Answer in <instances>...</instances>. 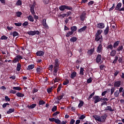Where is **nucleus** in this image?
Returning <instances> with one entry per match:
<instances>
[{
    "label": "nucleus",
    "mask_w": 124,
    "mask_h": 124,
    "mask_svg": "<svg viewBox=\"0 0 124 124\" xmlns=\"http://www.w3.org/2000/svg\"><path fill=\"white\" fill-rule=\"evenodd\" d=\"M77 38L76 37H73L70 39V42L72 43H75L77 41Z\"/></svg>",
    "instance_id": "bb28decb"
},
{
    "label": "nucleus",
    "mask_w": 124,
    "mask_h": 124,
    "mask_svg": "<svg viewBox=\"0 0 124 124\" xmlns=\"http://www.w3.org/2000/svg\"><path fill=\"white\" fill-rule=\"evenodd\" d=\"M10 93L16 94V93H16V90H11L10 91Z\"/></svg>",
    "instance_id": "0e129e2a"
},
{
    "label": "nucleus",
    "mask_w": 124,
    "mask_h": 124,
    "mask_svg": "<svg viewBox=\"0 0 124 124\" xmlns=\"http://www.w3.org/2000/svg\"><path fill=\"white\" fill-rule=\"evenodd\" d=\"M86 13L83 12V13L81 14V15H80V20L83 22L85 20V19H86Z\"/></svg>",
    "instance_id": "39448f33"
},
{
    "label": "nucleus",
    "mask_w": 124,
    "mask_h": 124,
    "mask_svg": "<svg viewBox=\"0 0 124 124\" xmlns=\"http://www.w3.org/2000/svg\"><path fill=\"white\" fill-rule=\"evenodd\" d=\"M38 105H39L40 106L45 105V102L43 100H40L38 103Z\"/></svg>",
    "instance_id": "8fccbe9b"
},
{
    "label": "nucleus",
    "mask_w": 124,
    "mask_h": 124,
    "mask_svg": "<svg viewBox=\"0 0 124 124\" xmlns=\"http://www.w3.org/2000/svg\"><path fill=\"white\" fill-rule=\"evenodd\" d=\"M66 7L67 5H61L59 6V10H60V11H64L66 10Z\"/></svg>",
    "instance_id": "aec40b11"
},
{
    "label": "nucleus",
    "mask_w": 124,
    "mask_h": 124,
    "mask_svg": "<svg viewBox=\"0 0 124 124\" xmlns=\"http://www.w3.org/2000/svg\"><path fill=\"white\" fill-rule=\"evenodd\" d=\"M69 79H65V80H64V81L63 82V85L64 86H66V85L69 84Z\"/></svg>",
    "instance_id": "2f4dec72"
},
{
    "label": "nucleus",
    "mask_w": 124,
    "mask_h": 124,
    "mask_svg": "<svg viewBox=\"0 0 124 124\" xmlns=\"http://www.w3.org/2000/svg\"><path fill=\"white\" fill-rule=\"evenodd\" d=\"M36 107V104H32L31 105H28L27 106V107L29 109H32Z\"/></svg>",
    "instance_id": "f3484780"
},
{
    "label": "nucleus",
    "mask_w": 124,
    "mask_h": 124,
    "mask_svg": "<svg viewBox=\"0 0 124 124\" xmlns=\"http://www.w3.org/2000/svg\"><path fill=\"white\" fill-rule=\"evenodd\" d=\"M17 6H21L22 5V2H21V0H17L16 1V3Z\"/></svg>",
    "instance_id": "603ef678"
},
{
    "label": "nucleus",
    "mask_w": 124,
    "mask_h": 124,
    "mask_svg": "<svg viewBox=\"0 0 124 124\" xmlns=\"http://www.w3.org/2000/svg\"><path fill=\"white\" fill-rule=\"evenodd\" d=\"M84 105V102L82 101H79L78 108H80Z\"/></svg>",
    "instance_id": "4c0bfd02"
},
{
    "label": "nucleus",
    "mask_w": 124,
    "mask_h": 124,
    "mask_svg": "<svg viewBox=\"0 0 124 124\" xmlns=\"http://www.w3.org/2000/svg\"><path fill=\"white\" fill-rule=\"evenodd\" d=\"M76 77H77V72H74L72 73L71 74V78L74 79Z\"/></svg>",
    "instance_id": "393cba45"
},
{
    "label": "nucleus",
    "mask_w": 124,
    "mask_h": 124,
    "mask_svg": "<svg viewBox=\"0 0 124 124\" xmlns=\"http://www.w3.org/2000/svg\"><path fill=\"white\" fill-rule=\"evenodd\" d=\"M92 78H89V79L87 80V83L90 84L92 82Z\"/></svg>",
    "instance_id": "e2e57ef3"
},
{
    "label": "nucleus",
    "mask_w": 124,
    "mask_h": 124,
    "mask_svg": "<svg viewBox=\"0 0 124 124\" xmlns=\"http://www.w3.org/2000/svg\"><path fill=\"white\" fill-rule=\"evenodd\" d=\"M121 85V81L118 80L114 82L113 84V87L116 88H119Z\"/></svg>",
    "instance_id": "1a4fd4ad"
},
{
    "label": "nucleus",
    "mask_w": 124,
    "mask_h": 124,
    "mask_svg": "<svg viewBox=\"0 0 124 124\" xmlns=\"http://www.w3.org/2000/svg\"><path fill=\"white\" fill-rule=\"evenodd\" d=\"M119 58H118V56H114V60H113V61H112V63L113 64L116 63L117 62V60H118Z\"/></svg>",
    "instance_id": "c756f323"
},
{
    "label": "nucleus",
    "mask_w": 124,
    "mask_h": 124,
    "mask_svg": "<svg viewBox=\"0 0 124 124\" xmlns=\"http://www.w3.org/2000/svg\"><path fill=\"white\" fill-rule=\"evenodd\" d=\"M63 96H64V94H63L62 93V95L57 96L56 99H57V100L58 101L61 100V99H62V98H63Z\"/></svg>",
    "instance_id": "c03bdc74"
},
{
    "label": "nucleus",
    "mask_w": 124,
    "mask_h": 124,
    "mask_svg": "<svg viewBox=\"0 0 124 124\" xmlns=\"http://www.w3.org/2000/svg\"><path fill=\"white\" fill-rule=\"evenodd\" d=\"M120 43V41H117L116 42H114L113 43V45L112 46H113V48H116V47L118 46Z\"/></svg>",
    "instance_id": "a878e982"
},
{
    "label": "nucleus",
    "mask_w": 124,
    "mask_h": 124,
    "mask_svg": "<svg viewBox=\"0 0 124 124\" xmlns=\"http://www.w3.org/2000/svg\"><path fill=\"white\" fill-rule=\"evenodd\" d=\"M58 68H59V66H54L53 68V73H57L58 71Z\"/></svg>",
    "instance_id": "ea45409f"
},
{
    "label": "nucleus",
    "mask_w": 124,
    "mask_h": 124,
    "mask_svg": "<svg viewBox=\"0 0 124 124\" xmlns=\"http://www.w3.org/2000/svg\"><path fill=\"white\" fill-rule=\"evenodd\" d=\"M24 95L23 93H16V96L18 97H24Z\"/></svg>",
    "instance_id": "e433bc0d"
},
{
    "label": "nucleus",
    "mask_w": 124,
    "mask_h": 124,
    "mask_svg": "<svg viewBox=\"0 0 124 124\" xmlns=\"http://www.w3.org/2000/svg\"><path fill=\"white\" fill-rule=\"evenodd\" d=\"M22 15V13L21 12H18L16 13V16L20 17V16Z\"/></svg>",
    "instance_id": "774afa93"
},
{
    "label": "nucleus",
    "mask_w": 124,
    "mask_h": 124,
    "mask_svg": "<svg viewBox=\"0 0 124 124\" xmlns=\"http://www.w3.org/2000/svg\"><path fill=\"white\" fill-rule=\"evenodd\" d=\"M7 39H8V37L5 35H3L1 36V38H0V40H7Z\"/></svg>",
    "instance_id": "37998d69"
},
{
    "label": "nucleus",
    "mask_w": 124,
    "mask_h": 124,
    "mask_svg": "<svg viewBox=\"0 0 124 124\" xmlns=\"http://www.w3.org/2000/svg\"><path fill=\"white\" fill-rule=\"evenodd\" d=\"M77 26H73L72 27H71V31H77Z\"/></svg>",
    "instance_id": "a19ab883"
},
{
    "label": "nucleus",
    "mask_w": 124,
    "mask_h": 124,
    "mask_svg": "<svg viewBox=\"0 0 124 124\" xmlns=\"http://www.w3.org/2000/svg\"><path fill=\"white\" fill-rule=\"evenodd\" d=\"M31 13L34 16V18L35 19H38V16H37L34 15L35 13L34 12V5H31Z\"/></svg>",
    "instance_id": "7ed1b4c3"
},
{
    "label": "nucleus",
    "mask_w": 124,
    "mask_h": 124,
    "mask_svg": "<svg viewBox=\"0 0 124 124\" xmlns=\"http://www.w3.org/2000/svg\"><path fill=\"white\" fill-rule=\"evenodd\" d=\"M14 59L22 60V59H23V58L20 55H18L16 56V58H15Z\"/></svg>",
    "instance_id": "bf43d9fd"
},
{
    "label": "nucleus",
    "mask_w": 124,
    "mask_h": 124,
    "mask_svg": "<svg viewBox=\"0 0 124 124\" xmlns=\"http://www.w3.org/2000/svg\"><path fill=\"white\" fill-rule=\"evenodd\" d=\"M107 119V114H104V115L100 116V120H101V123H105Z\"/></svg>",
    "instance_id": "9d476101"
},
{
    "label": "nucleus",
    "mask_w": 124,
    "mask_h": 124,
    "mask_svg": "<svg viewBox=\"0 0 124 124\" xmlns=\"http://www.w3.org/2000/svg\"><path fill=\"white\" fill-rule=\"evenodd\" d=\"M114 48H113V46H112V45L111 44H109L108 45V46H107V49L109 50H112V49Z\"/></svg>",
    "instance_id": "473e14b6"
},
{
    "label": "nucleus",
    "mask_w": 124,
    "mask_h": 124,
    "mask_svg": "<svg viewBox=\"0 0 124 124\" xmlns=\"http://www.w3.org/2000/svg\"><path fill=\"white\" fill-rule=\"evenodd\" d=\"M13 89L16 91H21V88L19 86L17 87H13Z\"/></svg>",
    "instance_id": "de8ad7c7"
},
{
    "label": "nucleus",
    "mask_w": 124,
    "mask_h": 124,
    "mask_svg": "<svg viewBox=\"0 0 124 124\" xmlns=\"http://www.w3.org/2000/svg\"><path fill=\"white\" fill-rule=\"evenodd\" d=\"M29 25V22L28 21H26L24 23H23V24H22L23 27H26Z\"/></svg>",
    "instance_id": "4d7b16f0"
},
{
    "label": "nucleus",
    "mask_w": 124,
    "mask_h": 124,
    "mask_svg": "<svg viewBox=\"0 0 124 124\" xmlns=\"http://www.w3.org/2000/svg\"><path fill=\"white\" fill-rule=\"evenodd\" d=\"M93 118H94V120L98 122H101V119H100V116L98 115H94L93 116Z\"/></svg>",
    "instance_id": "4468645a"
},
{
    "label": "nucleus",
    "mask_w": 124,
    "mask_h": 124,
    "mask_svg": "<svg viewBox=\"0 0 124 124\" xmlns=\"http://www.w3.org/2000/svg\"><path fill=\"white\" fill-rule=\"evenodd\" d=\"M93 52H94V48H91V49L88 50L87 53L88 55L91 56L93 54Z\"/></svg>",
    "instance_id": "2eb2a0df"
},
{
    "label": "nucleus",
    "mask_w": 124,
    "mask_h": 124,
    "mask_svg": "<svg viewBox=\"0 0 124 124\" xmlns=\"http://www.w3.org/2000/svg\"><path fill=\"white\" fill-rule=\"evenodd\" d=\"M59 113H60V112L56 111V112L53 113V114H52V117H55V116H57V115H58Z\"/></svg>",
    "instance_id": "5fc2aeb1"
},
{
    "label": "nucleus",
    "mask_w": 124,
    "mask_h": 124,
    "mask_svg": "<svg viewBox=\"0 0 124 124\" xmlns=\"http://www.w3.org/2000/svg\"><path fill=\"white\" fill-rule=\"evenodd\" d=\"M27 34L30 36H34L35 35H39L40 32L38 31H29L28 32H27Z\"/></svg>",
    "instance_id": "f03ea898"
},
{
    "label": "nucleus",
    "mask_w": 124,
    "mask_h": 124,
    "mask_svg": "<svg viewBox=\"0 0 124 124\" xmlns=\"http://www.w3.org/2000/svg\"><path fill=\"white\" fill-rule=\"evenodd\" d=\"M93 100H94V104H96L101 101V99L99 97V96H93Z\"/></svg>",
    "instance_id": "0eeeda50"
},
{
    "label": "nucleus",
    "mask_w": 124,
    "mask_h": 124,
    "mask_svg": "<svg viewBox=\"0 0 124 124\" xmlns=\"http://www.w3.org/2000/svg\"><path fill=\"white\" fill-rule=\"evenodd\" d=\"M116 54V50H112L111 51H110L109 56L111 57H113L115 56V55Z\"/></svg>",
    "instance_id": "dca6fc26"
},
{
    "label": "nucleus",
    "mask_w": 124,
    "mask_h": 124,
    "mask_svg": "<svg viewBox=\"0 0 124 124\" xmlns=\"http://www.w3.org/2000/svg\"><path fill=\"white\" fill-rule=\"evenodd\" d=\"M66 10L73 11V7L71 6H67Z\"/></svg>",
    "instance_id": "49530a36"
},
{
    "label": "nucleus",
    "mask_w": 124,
    "mask_h": 124,
    "mask_svg": "<svg viewBox=\"0 0 124 124\" xmlns=\"http://www.w3.org/2000/svg\"><path fill=\"white\" fill-rule=\"evenodd\" d=\"M102 59V56L101 54H98L96 56V63H99L101 62V59Z\"/></svg>",
    "instance_id": "6e6552de"
},
{
    "label": "nucleus",
    "mask_w": 124,
    "mask_h": 124,
    "mask_svg": "<svg viewBox=\"0 0 124 124\" xmlns=\"http://www.w3.org/2000/svg\"><path fill=\"white\" fill-rule=\"evenodd\" d=\"M83 72H84V69L82 67L80 68V72H79V74L81 76L84 75V73Z\"/></svg>",
    "instance_id": "79ce46f5"
},
{
    "label": "nucleus",
    "mask_w": 124,
    "mask_h": 124,
    "mask_svg": "<svg viewBox=\"0 0 124 124\" xmlns=\"http://www.w3.org/2000/svg\"><path fill=\"white\" fill-rule=\"evenodd\" d=\"M15 112V108H9V110L7 111V114H9Z\"/></svg>",
    "instance_id": "7c9ffc66"
},
{
    "label": "nucleus",
    "mask_w": 124,
    "mask_h": 124,
    "mask_svg": "<svg viewBox=\"0 0 124 124\" xmlns=\"http://www.w3.org/2000/svg\"><path fill=\"white\" fill-rule=\"evenodd\" d=\"M96 28L99 29H103L105 28V25L103 23H99L96 25Z\"/></svg>",
    "instance_id": "423d86ee"
},
{
    "label": "nucleus",
    "mask_w": 124,
    "mask_h": 124,
    "mask_svg": "<svg viewBox=\"0 0 124 124\" xmlns=\"http://www.w3.org/2000/svg\"><path fill=\"white\" fill-rule=\"evenodd\" d=\"M109 26H107L106 28L105 29V30H104V35H107L109 33Z\"/></svg>",
    "instance_id": "412c9836"
},
{
    "label": "nucleus",
    "mask_w": 124,
    "mask_h": 124,
    "mask_svg": "<svg viewBox=\"0 0 124 124\" xmlns=\"http://www.w3.org/2000/svg\"><path fill=\"white\" fill-rule=\"evenodd\" d=\"M87 29V26H84L83 27L81 28V29L78 30V33H81L83 31H85L86 29Z\"/></svg>",
    "instance_id": "6ab92c4d"
},
{
    "label": "nucleus",
    "mask_w": 124,
    "mask_h": 124,
    "mask_svg": "<svg viewBox=\"0 0 124 124\" xmlns=\"http://www.w3.org/2000/svg\"><path fill=\"white\" fill-rule=\"evenodd\" d=\"M102 33V30H97V31L96 32V33H95V38L94 39V41L96 42H99V43H102L103 38L102 37V35H100L101 33Z\"/></svg>",
    "instance_id": "f257e3e1"
},
{
    "label": "nucleus",
    "mask_w": 124,
    "mask_h": 124,
    "mask_svg": "<svg viewBox=\"0 0 124 124\" xmlns=\"http://www.w3.org/2000/svg\"><path fill=\"white\" fill-rule=\"evenodd\" d=\"M21 70V64H20V63H17V65H16V71H17V72L20 71V70Z\"/></svg>",
    "instance_id": "c9c22d12"
},
{
    "label": "nucleus",
    "mask_w": 124,
    "mask_h": 124,
    "mask_svg": "<svg viewBox=\"0 0 124 124\" xmlns=\"http://www.w3.org/2000/svg\"><path fill=\"white\" fill-rule=\"evenodd\" d=\"M44 54H45V52L44 51L40 50L36 52V55L37 56L43 57V56H44Z\"/></svg>",
    "instance_id": "9b49d317"
},
{
    "label": "nucleus",
    "mask_w": 124,
    "mask_h": 124,
    "mask_svg": "<svg viewBox=\"0 0 124 124\" xmlns=\"http://www.w3.org/2000/svg\"><path fill=\"white\" fill-rule=\"evenodd\" d=\"M27 18L28 19V20H29V21L31 22H33L34 21L33 17H32L31 16H28Z\"/></svg>",
    "instance_id": "72a5a7b5"
},
{
    "label": "nucleus",
    "mask_w": 124,
    "mask_h": 124,
    "mask_svg": "<svg viewBox=\"0 0 124 124\" xmlns=\"http://www.w3.org/2000/svg\"><path fill=\"white\" fill-rule=\"evenodd\" d=\"M42 70V68L41 67L39 66V67L36 68V72L37 74H39L41 73V71Z\"/></svg>",
    "instance_id": "c85d7f7f"
},
{
    "label": "nucleus",
    "mask_w": 124,
    "mask_h": 124,
    "mask_svg": "<svg viewBox=\"0 0 124 124\" xmlns=\"http://www.w3.org/2000/svg\"><path fill=\"white\" fill-rule=\"evenodd\" d=\"M122 5V3L119 2L117 5H116V6L115 7V10H118Z\"/></svg>",
    "instance_id": "cd10ccee"
},
{
    "label": "nucleus",
    "mask_w": 124,
    "mask_h": 124,
    "mask_svg": "<svg viewBox=\"0 0 124 124\" xmlns=\"http://www.w3.org/2000/svg\"><path fill=\"white\" fill-rule=\"evenodd\" d=\"M49 0H43V3L45 4H49Z\"/></svg>",
    "instance_id": "338daca9"
},
{
    "label": "nucleus",
    "mask_w": 124,
    "mask_h": 124,
    "mask_svg": "<svg viewBox=\"0 0 124 124\" xmlns=\"http://www.w3.org/2000/svg\"><path fill=\"white\" fill-rule=\"evenodd\" d=\"M99 45H98V46H97V49H96V52L98 53H101L102 52V50H103V47H102V45L101 44V43L99 42Z\"/></svg>",
    "instance_id": "20e7f679"
},
{
    "label": "nucleus",
    "mask_w": 124,
    "mask_h": 124,
    "mask_svg": "<svg viewBox=\"0 0 124 124\" xmlns=\"http://www.w3.org/2000/svg\"><path fill=\"white\" fill-rule=\"evenodd\" d=\"M54 67L52 64L48 65V70H50L51 72L52 71V69Z\"/></svg>",
    "instance_id": "3c124183"
},
{
    "label": "nucleus",
    "mask_w": 124,
    "mask_h": 124,
    "mask_svg": "<svg viewBox=\"0 0 124 124\" xmlns=\"http://www.w3.org/2000/svg\"><path fill=\"white\" fill-rule=\"evenodd\" d=\"M108 110L110 112H113L114 111V110L112 109V108H111V107L109 106H107L105 109H104V111H108Z\"/></svg>",
    "instance_id": "a211bd4d"
},
{
    "label": "nucleus",
    "mask_w": 124,
    "mask_h": 124,
    "mask_svg": "<svg viewBox=\"0 0 124 124\" xmlns=\"http://www.w3.org/2000/svg\"><path fill=\"white\" fill-rule=\"evenodd\" d=\"M119 93H120L118 92V90L115 91V92L113 93V95H114V97L118 98L119 97Z\"/></svg>",
    "instance_id": "4be33fe9"
},
{
    "label": "nucleus",
    "mask_w": 124,
    "mask_h": 124,
    "mask_svg": "<svg viewBox=\"0 0 124 124\" xmlns=\"http://www.w3.org/2000/svg\"><path fill=\"white\" fill-rule=\"evenodd\" d=\"M74 32H75V31H69L67 33V34H66L65 36H66V37H70L71 35H73V34H74Z\"/></svg>",
    "instance_id": "b1692460"
},
{
    "label": "nucleus",
    "mask_w": 124,
    "mask_h": 124,
    "mask_svg": "<svg viewBox=\"0 0 124 124\" xmlns=\"http://www.w3.org/2000/svg\"><path fill=\"white\" fill-rule=\"evenodd\" d=\"M123 49V46H118V47L116 49V50H115V51L120 52V51H122Z\"/></svg>",
    "instance_id": "f704fd0d"
},
{
    "label": "nucleus",
    "mask_w": 124,
    "mask_h": 124,
    "mask_svg": "<svg viewBox=\"0 0 124 124\" xmlns=\"http://www.w3.org/2000/svg\"><path fill=\"white\" fill-rule=\"evenodd\" d=\"M18 35L19 33H18V32H17L16 31H14V32L13 33V36L14 37L17 36Z\"/></svg>",
    "instance_id": "13d9d810"
},
{
    "label": "nucleus",
    "mask_w": 124,
    "mask_h": 124,
    "mask_svg": "<svg viewBox=\"0 0 124 124\" xmlns=\"http://www.w3.org/2000/svg\"><path fill=\"white\" fill-rule=\"evenodd\" d=\"M119 74V71L118 70L115 71V72H114V73L113 74V75H114V77H116V76H117V75Z\"/></svg>",
    "instance_id": "052dcab7"
},
{
    "label": "nucleus",
    "mask_w": 124,
    "mask_h": 124,
    "mask_svg": "<svg viewBox=\"0 0 124 124\" xmlns=\"http://www.w3.org/2000/svg\"><path fill=\"white\" fill-rule=\"evenodd\" d=\"M114 90H115V89H114V87H112L111 89H110V95H112L113 93L115 92H114Z\"/></svg>",
    "instance_id": "864d4df0"
},
{
    "label": "nucleus",
    "mask_w": 124,
    "mask_h": 124,
    "mask_svg": "<svg viewBox=\"0 0 124 124\" xmlns=\"http://www.w3.org/2000/svg\"><path fill=\"white\" fill-rule=\"evenodd\" d=\"M20 60H21V59L14 58V61H13V63H16V62H19V61Z\"/></svg>",
    "instance_id": "09e8293b"
},
{
    "label": "nucleus",
    "mask_w": 124,
    "mask_h": 124,
    "mask_svg": "<svg viewBox=\"0 0 124 124\" xmlns=\"http://www.w3.org/2000/svg\"><path fill=\"white\" fill-rule=\"evenodd\" d=\"M60 64V62L58 59H55L54 60V66L58 67Z\"/></svg>",
    "instance_id": "ddd939ff"
},
{
    "label": "nucleus",
    "mask_w": 124,
    "mask_h": 124,
    "mask_svg": "<svg viewBox=\"0 0 124 124\" xmlns=\"http://www.w3.org/2000/svg\"><path fill=\"white\" fill-rule=\"evenodd\" d=\"M57 109V107L56 106H53L52 108H51V111L55 112V111H56Z\"/></svg>",
    "instance_id": "6e6d98bb"
},
{
    "label": "nucleus",
    "mask_w": 124,
    "mask_h": 124,
    "mask_svg": "<svg viewBox=\"0 0 124 124\" xmlns=\"http://www.w3.org/2000/svg\"><path fill=\"white\" fill-rule=\"evenodd\" d=\"M34 68V64H31L28 66V68H27V70H31Z\"/></svg>",
    "instance_id": "5701e85b"
},
{
    "label": "nucleus",
    "mask_w": 124,
    "mask_h": 124,
    "mask_svg": "<svg viewBox=\"0 0 124 124\" xmlns=\"http://www.w3.org/2000/svg\"><path fill=\"white\" fill-rule=\"evenodd\" d=\"M42 25L46 29H49V26H48V25L46 23V19H43V21H42Z\"/></svg>",
    "instance_id": "f8f14e48"
},
{
    "label": "nucleus",
    "mask_w": 124,
    "mask_h": 124,
    "mask_svg": "<svg viewBox=\"0 0 124 124\" xmlns=\"http://www.w3.org/2000/svg\"><path fill=\"white\" fill-rule=\"evenodd\" d=\"M5 100L6 101L10 102L11 101V99H10L8 96H5Z\"/></svg>",
    "instance_id": "680f3d73"
},
{
    "label": "nucleus",
    "mask_w": 124,
    "mask_h": 124,
    "mask_svg": "<svg viewBox=\"0 0 124 124\" xmlns=\"http://www.w3.org/2000/svg\"><path fill=\"white\" fill-rule=\"evenodd\" d=\"M53 89V87H51L50 88H48L46 89V92H47V93H48V94L50 93H51V91Z\"/></svg>",
    "instance_id": "58836bf2"
},
{
    "label": "nucleus",
    "mask_w": 124,
    "mask_h": 124,
    "mask_svg": "<svg viewBox=\"0 0 124 124\" xmlns=\"http://www.w3.org/2000/svg\"><path fill=\"white\" fill-rule=\"evenodd\" d=\"M15 25L16 27H21V26H22V23H15Z\"/></svg>",
    "instance_id": "69168bd1"
},
{
    "label": "nucleus",
    "mask_w": 124,
    "mask_h": 124,
    "mask_svg": "<svg viewBox=\"0 0 124 124\" xmlns=\"http://www.w3.org/2000/svg\"><path fill=\"white\" fill-rule=\"evenodd\" d=\"M57 120H59V119H56L54 118H48V121L50 122H53L54 121H56Z\"/></svg>",
    "instance_id": "a18cd8bd"
}]
</instances>
